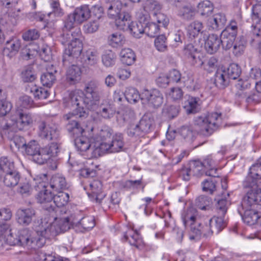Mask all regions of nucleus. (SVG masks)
<instances>
[{"label": "nucleus", "mask_w": 261, "mask_h": 261, "mask_svg": "<svg viewBox=\"0 0 261 261\" xmlns=\"http://www.w3.org/2000/svg\"><path fill=\"white\" fill-rule=\"evenodd\" d=\"M54 192L62 191L66 187V182L65 177L61 174H57L52 176L50 185L48 186Z\"/></svg>", "instance_id": "obj_31"}, {"label": "nucleus", "mask_w": 261, "mask_h": 261, "mask_svg": "<svg viewBox=\"0 0 261 261\" xmlns=\"http://www.w3.org/2000/svg\"><path fill=\"white\" fill-rule=\"evenodd\" d=\"M120 59L123 64L131 66L136 62V56L130 48H124L122 49L120 53Z\"/></svg>", "instance_id": "obj_34"}, {"label": "nucleus", "mask_w": 261, "mask_h": 261, "mask_svg": "<svg viewBox=\"0 0 261 261\" xmlns=\"http://www.w3.org/2000/svg\"><path fill=\"white\" fill-rule=\"evenodd\" d=\"M5 173L3 181L6 186L13 187L17 185L20 179V175L16 169Z\"/></svg>", "instance_id": "obj_39"}, {"label": "nucleus", "mask_w": 261, "mask_h": 261, "mask_svg": "<svg viewBox=\"0 0 261 261\" xmlns=\"http://www.w3.org/2000/svg\"><path fill=\"white\" fill-rule=\"evenodd\" d=\"M261 179V159L258 162L252 166L248 175L243 182L245 188H248V190L260 189L256 185V180Z\"/></svg>", "instance_id": "obj_15"}, {"label": "nucleus", "mask_w": 261, "mask_h": 261, "mask_svg": "<svg viewBox=\"0 0 261 261\" xmlns=\"http://www.w3.org/2000/svg\"><path fill=\"white\" fill-rule=\"evenodd\" d=\"M154 45L158 50L165 51L167 47L165 36L164 35L159 36L154 40Z\"/></svg>", "instance_id": "obj_63"}, {"label": "nucleus", "mask_w": 261, "mask_h": 261, "mask_svg": "<svg viewBox=\"0 0 261 261\" xmlns=\"http://www.w3.org/2000/svg\"><path fill=\"white\" fill-rule=\"evenodd\" d=\"M109 142H110L109 141ZM100 146V155L105 153L118 152L123 150L124 141L121 134H117L113 136L112 141L110 142H102Z\"/></svg>", "instance_id": "obj_14"}, {"label": "nucleus", "mask_w": 261, "mask_h": 261, "mask_svg": "<svg viewBox=\"0 0 261 261\" xmlns=\"http://www.w3.org/2000/svg\"><path fill=\"white\" fill-rule=\"evenodd\" d=\"M47 180L46 175L45 174L37 175L34 178V182L36 184L35 189L39 191L37 195V199L41 203L51 202L55 195V193L50 191V188L47 185Z\"/></svg>", "instance_id": "obj_12"}, {"label": "nucleus", "mask_w": 261, "mask_h": 261, "mask_svg": "<svg viewBox=\"0 0 261 261\" xmlns=\"http://www.w3.org/2000/svg\"><path fill=\"white\" fill-rule=\"evenodd\" d=\"M261 189L248 190L238 211L243 222L248 225L255 224L261 214Z\"/></svg>", "instance_id": "obj_5"}, {"label": "nucleus", "mask_w": 261, "mask_h": 261, "mask_svg": "<svg viewBox=\"0 0 261 261\" xmlns=\"http://www.w3.org/2000/svg\"><path fill=\"white\" fill-rule=\"evenodd\" d=\"M70 228L68 218L46 216L35 231L23 229L16 233V230L10 229L6 223L0 225V241H5L10 245H21L29 248L41 247L45 243V239H49Z\"/></svg>", "instance_id": "obj_1"}, {"label": "nucleus", "mask_w": 261, "mask_h": 261, "mask_svg": "<svg viewBox=\"0 0 261 261\" xmlns=\"http://www.w3.org/2000/svg\"><path fill=\"white\" fill-rule=\"evenodd\" d=\"M99 22L98 20H93L85 24L83 30L86 33L92 34L96 32L99 29Z\"/></svg>", "instance_id": "obj_62"}, {"label": "nucleus", "mask_w": 261, "mask_h": 261, "mask_svg": "<svg viewBox=\"0 0 261 261\" xmlns=\"http://www.w3.org/2000/svg\"><path fill=\"white\" fill-rule=\"evenodd\" d=\"M21 46V40L16 37L6 42L3 49V55L9 59L14 57L18 52Z\"/></svg>", "instance_id": "obj_23"}, {"label": "nucleus", "mask_w": 261, "mask_h": 261, "mask_svg": "<svg viewBox=\"0 0 261 261\" xmlns=\"http://www.w3.org/2000/svg\"><path fill=\"white\" fill-rule=\"evenodd\" d=\"M30 92L33 94L35 98L38 99H46L49 96L48 91L42 87L36 85L33 86L30 89Z\"/></svg>", "instance_id": "obj_54"}, {"label": "nucleus", "mask_w": 261, "mask_h": 261, "mask_svg": "<svg viewBox=\"0 0 261 261\" xmlns=\"http://www.w3.org/2000/svg\"><path fill=\"white\" fill-rule=\"evenodd\" d=\"M113 133L112 129L107 125L101 126L99 129L97 130L96 133V130L93 129V132L92 133L94 136V138H95V141L99 143L107 142H108V139H109Z\"/></svg>", "instance_id": "obj_27"}, {"label": "nucleus", "mask_w": 261, "mask_h": 261, "mask_svg": "<svg viewBox=\"0 0 261 261\" xmlns=\"http://www.w3.org/2000/svg\"><path fill=\"white\" fill-rule=\"evenodd\" d=\"M59 152V145L56 142H53L44 147L40 148L32 158V160L34 162L40 165L46 163L47 161H51L53 164L50 165V168L52 169H56L57 168L56 157Z\"/></svg>", "instance_id": "obj_10"}, {"label": "nucleus", "mask_w": 261, "mask_h": 261, "mask_svg": "<svg viewBox=\"0 0 261 261\" xmlns=\"http://www.w3.org/2000/svg\"><path fill=\"white\" fill-rule=\"evenodd\" d=\"M226 22V18L225 15L222 13H217L212 17L208 18L207 25L212 30H218L223 28Z\"/></svg>", "instance_id": "obj_28"}, {"label": "nucleus", "mask_w": 261, "mask_h": 261, "mask_svg": "<svg viewBox=\"0 0 261 261\" xmlns=\"http://www.w3.org/2000/svg\"><path fill=\"white\" fill-rule=\"evenodd\" d=\"M68 129L76 137L75 145L81 153L87 152L89 158L100 156V143L96 142L92 134L93 127L90 130L84 129L75 121H72L67 125Z\"/></svg>", "instance_id": "obj_4"}, {"label": "nucleus", "mask_w": 261, "mask_h": 261, "mask_svg": "<svg viewBox=\"0 0 261 261\" xmlns=\"http://www.w3.org/2000/svg\"><path fill=\"white\" fill-rule=\"evenodd\" d=\"M113 19L118 29L126 31L132 21V15L129 12L124 10Z\"/></svg>", "instance_id": "obj_26"}, {"label": "nucleus", "mask_w": 261, "mask_h": 261, "mask_svg": "<svg viewBox=\"0 0 261 261\" xmlns=\"http://www.w3.org/2000/svg\"><path fill=\"white\" fill-rule=\"evenodd\" d=\"M33 116L27 112H16L11 117L0 118V132L11 137L13 133L27 129L34 122Z\"/></svg>", "instance_id": "obj_7"}, {"label": "nucleus", "mask_w": 261, "mask_h": 261, "mask_svg": "<svg viewBox=\"0 0 261 261\" xmlns=\"http://www.w3.org/2000/svg\"><path fill=\"white\" fill-rule=\"evenodd\" d=\"M20 77L24 82H32L36 78L35 73L30 66L24 67L22 69Z\"/></svg>", "instance_id": "obj_51"}, {"label": "nucleus", "mask_w": 261, "mask_h": 261, "mask_svg": "<svg viewBox=\"0 0 261 261\" xmlns=\"http://www.w3.org/2000/svg\"><path fill=\"white\" fill-rule=\"evenodd\" d=\"M221 114L208 113L195 118L194 124L197 130L204 135L211 134L219 126L221 120Z\"/></svg>", "instance_id": "obj_9"}, {"label": "nucleus", "mask_w": 261, "mask_h": 261, "mask_svg": "<svg viewBox=\"0 0 261 261\" xmlns=\"http://www.w3.org/2000/svg\"><path fill=\"white\" fill-rule=\"evenodd\" d=\"M81 32L80 29H75L72 33L63 35L62 43L65 48L63 61H70L71 58L76 59L81 54L83 49V43L81 39Z\"/></svg>", "instance_id": "obj_8"}, {"label": "nucleus", "mask_w": 261, "mask_h": 261, "mask_svg": "<svg viewBox=\"0 0 261 261\" xmlns=\"http://www.w3.org/2000/svg\"><path fill=\"white\" fill-rule=\"evenodd\" d=\"M39 144L35 141L32 140L26 144L25 147H23L24 153L32 156V158L36 154L37 151L40 149Z\"/></svg>", "instance_id": "obj_57"}, {"label": "nucleus", "mask_w": 261, "mask_h": 261, "mask_svg": "<svg viewBox=\"0 0 261 261\" xmlns=\"http://www.w3.org/2000/svg\"><path fill=\"white\" fill-rule=\"evenodd\" d=\"M190 169L194 175L200 176L203 174H206V172H208L203 162L200 161H195L190 164Z\"/></svg>", "instance_id": "obj_47"}, {"label": "nucleus", "mask_w": 261, "mask_h": 261, "mask_svg": "<svg viewBox=\"0 0 261 261\" xmlns=\"http://www.w3.org/2000/svg\"><path fill=\"white\" fill-rule=\"evenodd\" d=\"M223 158V152H218L214 155L207 156L203 162L208 172H206V175L211 176H216L217 175L216 171L218 168V165L220 161Z\"/></svg>", "instance_id": "obj_17"}, {"label": "nucleus", "mask_w": 261, "mask_h": 261, "mask_svg": "<svg viewBox=\"0 0 261 261\" xmlns=\"http://www.w3.org/2000/svg\"><path fill=\"white\" fill-rule=\"evenodd\" d=\"M144 33L151 37H155L159 32L160 25L155 22H149L146 24L144 28Z\"/></svg>", "instance_id": "obj_61"}, {"label": "nucleus", "mask_w": 261, "mask_h": 261, "mask_svg": "<svg viewBox=\"0 0 261 261\" xmlns=\"http://www.w3.org/2000/svg\"><path fill=\"white\" fill-rule=\"evenodd\" d=\"M116 55L111 50L105 51L101 56V61L103 65L107 67H111L115 64Z\"/></svg>", "instance_id": "obj_50"}, {"label": "nucleus", "mask_w": 261, "mask_h": 261, "mask_svg": "<svg viewBox=\"0 0 261 261\" xmlns=\"http://www.w3.org/2000/svg\"><path fill=\"white\" fill-rule=\"evenodd\" d=\"M0 168L4 173L15 169L13 161L5 156L0 159Z\"/></svg>", "instance_id": "obj_60"}, {"label": "nucleus", "mask_w": 261, "mask_h": 261, "mask_svg": "<svg viewBox=\"0 0 261 261\" xmlns=\"http://www.w3.org/2000/svg\"><path fill=\"white\" fill-rule=\"evenodd\" d=\"M123 4L119 0L112 1L108 7V15L110 18L114 19L119 15L123 10Z\"/></svg>", "instance_id": "obj_37"}, {"label": "nucleus", "mask_w": 261, "mask_h": 261, "mask_svg": "<svg viewBox=\"0 0 261 261\" xmlns=\"http://www.w3.org/2000/svg\"><path fill=\"white\" fill-rule=\"evenodd\" d=\"M73 226L79 228H82L85 230H89L95 226V222L93 216H86L83 218L80 221L73 222Z\"/></svg>", "instance_id": "obj_41"}, {"label": "nucleus", "mask_w": 261, "mask_h": 261, "mask_svg": "<svg viewBox=\"0 0 261 261\" xmlns=\"http://www.w3.org/2000/svg\"><path fill=\"white\" fill-rule=\"evenodd\" d=\"M36 261H69L67 258L60 257L52 256L49 255H46L42 252H39L35 258Z\"/></svg>", "instance_id": "obj_64"}, {"label": "nucleus", "mask_w": 261, "mask_h": 261, "mask_svg": "<svg viewBox=\"0 0 261 261\" xmlns=\"http://www.w3.org/2000/svg\"><path fill=\"white\" fill-rule=\"evenodd\" d=\"M181 218L184 226L190 228L189 239L191 240L211 237L214 228L219 232L226 225L222 217L214 216L211 219L201 218L197 211L192 207L184 210Z\"/></svg>", "instance_id": "obj_3"}, {"label": "nucleus", "mask_w": 261, "mask_h": 261, "mask_svg": "<svg viewBox=\"0 0 261 261\" xmlns=\"http://www.w3.org/2000/svg\"><path fill=\"white\" fill-rule=\"evenodd\" d=\"M125 97L129 103H135L139 99H141V94H139L138 91L133 88L127 89L125 93Z\"/></svg>", "instance_id": "obj_56"}, {"label": "nucleus", "mask_w": 261, "mask_h": 261, "mask_svg": "<svg viewBox=\"0 0 261 261\" xmlns=\"http://www.w3.org/2000/svg\"><path fill=\"white\" fill-rule=\"evenodd\" d=\"M182 96L183 92L181 89L177 87H172L166 92L167 98L173 101L180 100Z\"/></svg>", "instance_id": "obj_53"}, {"label": "nucleus", "mask_w": 261, "mask_h": 261, "mask_svg": "<svg viewBox=\"0 0 261 261\" xmlns=\"http://www.w3.org/2000/svg\"><path fill=\"white\" fill-rule=\"evenodd\" d=\"M40 80L44 86L50 87L56 81V76L53 72H46L41 75Z\"/></svg>", "instance_id": "obj_58"}, {"label": "nucleus", "mask_w": 261, "mask_h": 261, "mask_svg": "<svg viewBox=\"0 0 261 261\" xmlns=\"http://www.w3.org/2000/svg\"><path fill=\"white\" fill-rule=\"evenodd\" d=\"M124 36L119 32H115L111 34L108 37L109 44L113 47H118L125 43Z\"/></svg>", "instance_id": "obj_45"}, {"label": "nucleus", "mask_w": 261, "mask_h": 261, "mask_svg": "<svg viewBox=\"0 0 261 261\" xmlns=\"http://www.w3.org/2000/svg\"><path fill=\"white\" fill-rule=\"evenodd\" d=\"M237 34V25L235 21H232L222 31L220 37L214 34L209 35L204 40V48L210 54L216 53L221 44L223 49H229L231 48Z\"/></svg>", "instance_id": "obj_6"}, {"label": "nucleus", "mask_w": 261, "mask_h": 261, "mask_svg": "<svg viewBox=\"0 0 261 261\" xmlns=\"http://www.w3.org/2000/svg\"><path fill=\"white\" fill-rule=\"evenodd\" d=\"M35 215V211L32 208H20L17 211L16 218L19 224L29 225L32 222Z\"/></svg>", "instance_id": "obj_25"}, {"label": "nucleus", "mask_w": 261, "mask_h": 261, "mask_svg": "<svg viewBox=\"0 0 261 261\" xmlns=\"http://www.w3.org/2000/svg\"><path fill=\"white\" fill-rule=\"evenodd\" d=\"M242 99H244L248 105H254L261 102V93L247 92L240 93Z\"/></svg>", "instance_id": "obj_46"}, {"label": "nucleus", "mask_w": 261, "mask_h": 261, "mask_svg": "<svg viewBox=\"0 0 261 261\" xmlns=\"http://www.w3.org/2000/svg\"><path fill=\"white\" fill-rule=\"evenodd\" d=\"M116 110L114 105L108 99H104L100 106V116L105 119H110L115 114Z\"/></svg>", "instance_id": "obj_32"}, {"label": "nucleus", "mask_w": 261, "mask_h": 261, "mask_svg": "<svg viewBox=\"0 0 261 261\" xmlns=\"http://www.w3.org/2000/svg\"><path fill=\"white\" fill-rule=\"evenodd\" d=\"M33 106V101L32 98L27 95L21 96L17 101L16 106L18 110L23 109H30Z\"/></svg>", "instance_id": "obj_55"}, {"label": "nucleus", "mask_w": 261, "mask_h": 261, "mask_svg": "<svg viewBox=\"0 0 261 261\" xmlns=\"http://www.w3.org/2000/svg\"><path fill=\"white\" fill-rule=\"evenodd\" d=\"M183 107L187 114L196 113L199 110L197 99L195 97H189L185 101Z\"/></svg>", "instance_id": "obj_44"}, {"label": "nucleus", "mask_w": 261, "mask_h": 261, "mask_svg": "<svg viewBox=\"0 0 261 261\" xmlns=\"http://www.w3.org/2000/svg\"><path fill=\"white\" fill-rule=\"evenodd\" d=\"M198 12L202 16H208L213 10V6L208 0H204L199 3Z\"/></svg>", "instance_id": "obj_52"}, {"label": "nucleus", "mask_w": 261, "mask_h": 261, "mask_svg": "<svg viewBox=\"0 0 261 261\" xmlns=\"http://www.w3.org/2000/svg\"><path fill=\"white\" fill-rule=\"evenodd\" d=\"M137 17L140 19V21H131L129 24V27L126 31H128L129 33L132 34L134 37L136 38H140L141 35L144 33V25L142 21H145L143 19H141L138 16Z\"/></svg>", "instance_id": "obj_38"}, {"label": "nucleus", "mask_w": 261, "mask_h": 261, "mask_svg": "<svg viewBox=\"0 0 261 261\" xmlns=\"http://www.w3.org/2000/svg\"><path fill=\"white\" fill-rule=\"evenodd\" d=\"M143 8L145 14H143L142 16L141 13L138 12L137 16L141 20H146L148 17L149 13H152L153 16H154L160 13L162 8V6L156 1L146 0L143 4Z\"/></svg>", "instance_id": "obj_19"}, {"label": "nucleus", "mask_w": 261, "mask_h": 261, "mask_svg": "<svg viewBox=\"0 0 261 261\" xmlns=\"http://www.w3.org/2000/svg\"><path fill=\"white\" fill-rule=\"evenodd\" d=\"M228 79L226 69L223 67L219 68L215 73V83L216 86L219 88H224L228 83Z\"/></svg>", "instance_id": "obj_36"}, {"label": "nucleus", "mask_w": 261, "mask_h": 261, "mask_svg": "<svg viewBox=\"0 0 261 261\" xmlns=\"http://www.w3.org/2000/svg\"><path fill=\"white\" fill-rule=\"evenodd\" d=\"M184 54L192 64H197L200 66L203 65L202 54L199 52L193 44H189L186 45L184 49Z\"/></svg>", "instance_id": "obj_24"}, {"label": "nucleus", "mask_w": 261, "mask_h": 261, "mask_svg": "<svg viewBox=\"0 0 261 261\" xmlns=\"http://www.w3.org/2000/svg\"><path fill=\"white\" fill-rule=\"evenodd\" d=\"M69 195L62 191L57 192V194L54 196L53 203L57 207H62L67 204L69 201Z\"/></svg>", "instance_id": "obj_49"}, {"label": "nucleus", "mask_w": 261, "mask_h": 261, "mask_svg": "<svg viewBox=\"0 0 261 261\" xmlns=\"http://www.w3.org/2000/svg\"><path fill=\"white\" fill-rule=\"evenodd\" d=\"M232 47V53L236 56H240L244 52L246 42L243 38H237L233 41V44L231 46Z\"/></svg>", "instance_id": "obj_48"}, {"label": "nucleus", "mask_w": 261, "mask_h": 261, "mask_svg": "<svg viewBox=\"0 0 261 261\" xmlns=\"http://www.w3.org/2000/svg\"><path fill=\"white\" fill-rule=\"evenodd\" d=\"M35 185L34 179L32 181L26 180L19 184L17 191L23 196H28L32 194Z\"/></svg>", "instance_id": "obj_43"}, {"label": "nucleus", "mask_w": 261, "mask_h": 261, "mask_svg": "<svg viewBox=\"0 0 261 261\" xmlns=\"http://www.w3.org/2000/svg\"><path fill=\"white\" fill-rule=\"evenodd\" d=\"M82 71L79 66L72 65L69 67L66 73V80L70 84H74L81 80Z\"/></svg>", "instance_id": "obj_35"}, {"label": "nucleus", "mask_w": 261, "mask_h": 261, "mask_svg": "<svg viewBox=\"0 0 261 261\" xmlns=\"http://www.w3.org/2000/svg\"><path fill=\"white\" fill-rule=\"evenodd\" d=\"M50 7L52 9V12L44 15V17L42 18L46 24L44 28H52L54 25V19L53 18L60 17L64 14L63 10L61 8L60 4L58 2L53 1L50 4Z\"/></svg>", "instance_id": "obj_18"}, {"label": "nucleus", "mask_w": 261, "mask_h": 261, "mask_svg": "<svg viewBox=\"0 0 261 261\" xmlns=\"http://www.w3.org/2000/svg\"><path fill=\"white\" fill-rule=\"evenodd\" d=\"M91 16V11L87 5L82 6L75 9L73 13L69 14L64 22V27L67 30L74 28L76 24L82 23Z\"/></svg>", "instance_id": "obj_13"}, {"label": "nucleus", "mask_w": 261, "mask_h": 261, "mask_svg": "<svg viewBox=\"0 0 261 261\" xmlns=\"http://www.w3.org/2000/svg\"><path fill=\"white\" fill-rule=\"evenodd\" d=\"M226 70L228 78L233 80L237 79L241 72L239 66L234 63L231 64Z\"/></svg>", "instance_id": "obj_59"}, {"label": "nucleus", "mask_w": 261, "mask_h": 261, "mask_svg": "<svg viewBox=\"0 0 261 261\" xmlns=\"http://www.w3.org/2000/svg\"><path fill=\"white\" fill-rule=\"evenodd\" d=\"M39 55L45 62L51 59V50L48 45L41 42L40 44L31 43L23 48L21 56L24 60H28Z\"/></svg>", "instance_id": "obj_11"}, {"label": "nucleus", "mask_w": 261, "mask_h": 261, "mask_svg": "<svg viewBox=\"0 0 261 261\" xmlns=\"http://www.w3.org/2000/svg\"><path fill=\"white\" fill-rule=\"evenodd\" d=\"M203 28V24L200 21H195L191 22L186 28L188 37L191 39L198 37L202 33Z\"/></svg>", "instance_id": "obj_33"}, {"label": "nucleus", "mask_w": 261, "mask_h": 261, "mask_svg": "<svg viewBox=\"0 0 261 261\" xmlns=\"http://www.w3.org/2000/svg\"><path fill=\"white\" fill-rule=\"evenodd\" d=\"M124 238L129 244L140 248L143 246V242L138 231L135 229L134 225H129Z\"/></svg>", "instance_id": "obj_22"}, {"label": "nucleus", "mask_w": 261, "mask_h": 261, "mask_svg": "<svg viewBox=\"0 0 261 261\" xmlns=\"http://www.w3.org/2000/svg\"><path fill=\"white\" fill-rule=\"evenodd\" d=\"M89 190L91 193L88 195L91 198V200L97 203H101L105 196V194L102 192V185L100 180H94L89 184Z\"/></svg>", "instance_id": "obj_20"}, {"label": "nucleus", "mask_w": 261, "mask_h": 261, "mask_svg": "<svg viewBox=\"0 0 261 261\" xmlns=\"http://www.w3.org/2000/svg\"><path fill=\"white\" fill-rule=\"evenodd\" d=\"M39 136L46 140L55 139L58 136L57 128L55 124L42 122L39 126Z\"/></svg>", "instance_id": "obj_21"}, {"label": "nucleus", "mask_w": 261, "mask_h": 261, "mask_svg": "<svg viewBox=\"0 0 261 261\" xmlns=\"http://www.w3.org/2000/svg\"><path fill=\"white\" fill-rule=\"evenodd\" d=\"M82 62L87 66H94L97 64L99 59L98 53L94 49L90 48L83 55Z\"/></svg>", "instance_id": "obj_30"}, {"label": "nucleus", "mask_w": 261, "mask_h": 261, "mask_svg": "<svg viewBox=\"0 0 261 261\" xmlns=\"http://www.w3.org/2000/svg\"><path fill=\"white\" fill-rule=\"evenodd\" d=\"M3 5L8 8V13L9 16L16 18L18 16L20 11V8L16 7V0H1Z\"/></svg>", "instance_id": "obj_42"}, {"label": "nucleus", "mask_w": 261, "mask_h": 261, "mask_svg": "<svg viewBox=\"0 0 261 261\" xmlns=\"http://www.w3.org/2000/svg\"><path fill=\"white\" fill-rule=\"evenodd\" d=\"M0 134L2 137L7 138L11 140V142L10 146L12 148L15 146L20 152L24 153V148H23V147H25L27 144L25 143L23 138L17 135H15V133H13V134L12 135L11 137H9L8 135H2L1 133Z\"/></svg>", "instance_id": "obj_40"}, {"label": "nucleus", "mask_w": 261, "mask_h": 261, "mask_svg": "<svg viewBox=\"0 0 261 261\" xmlns=\"http://www.w3.org/2000/svg\"><path fill=\"white\" fill-rule=\"evenodd\" d=\"M141 100L143 104L158 107L163 103V96L158 89H145L141 93Z\"/></svg>", "instance_id": "obj_16"}, {"label": "nucleus", "mask_w": 261, "mask_h": 261, "mask_svg": "<svg viewBox=\"0 0 261 261\" xmlns=\"http://www.w3.org/2000/svg\"><path fill=\"white\" fill-rule=\"evenodd\" d=\"M170 80V83L177 82L180 79L184 82L185 86L190 89H194V81L192 76H189L187 79L185 80V77L181 78V75L179 72L175 69L170 71L167 73Z\"/></svg>", "instance_id": "obj_29"}, {"label": "nucleus", "mask_w": 261, "mask_h": 261, "mask_svg": "<svg viewBox=\"0 0 261 261\" xmlns=\"http://www.w3.org/2000/svg\"><path fill=\"white\" fill-rule=\"evenodd\" d=\"M97 89V84L90 82L86 86L85 93L79 90L66 93L63 99V105L65 108L70 109L72 112L65 115L64 118L68 120L73 115L85 117L88 110H96L99 103Z\"/></svg>", "instance_id": "obj_2"}]
</instances>
